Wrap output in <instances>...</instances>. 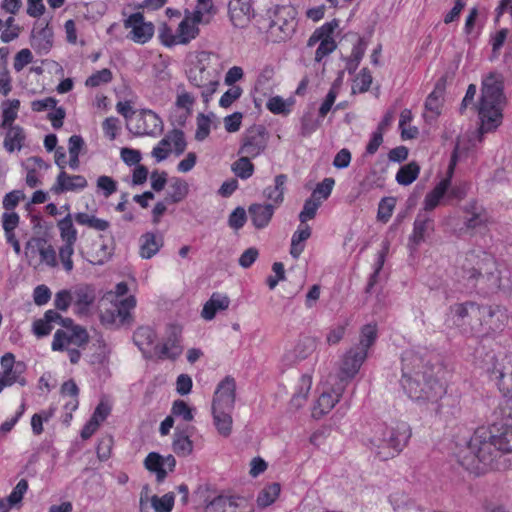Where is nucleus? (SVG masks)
Instances as JSON below:
<instances>
[{
    "mask_svg": "<svg viewBox=\"0 0 512 512\" xmlns=\"http://www.w3.org/2000/svg\"><path fill=\"white\" fill-rule=\"evenodd\" d=\"M490 378L502 395L493 412L495 421L478 427L458 453L460 465L478 474L500 469L502 458L512 462V364L508 372L495 367Z\"/></svg>",
    "mask_w": 512,
    "mask_h": 512,
    "instance_id": "1",
    "label": "nucleus"
},
{
    "mask_svg": "<svg viewBox=\"0 0 512 512\" xmlns=\"http://www.w3.org/2000/svg\"><path fill=\"white\" fill-rule=\"evenodd\" d=\"M427 351L405 350L402 354L401 386L409 398L415 401L437 402L446 388L434 377V367Z\"/></svg>",
    "mask_w": 512,
    "mask_h": 512,
    "instance_id": "2",
    "label": "nucleus"
},
{
    "mask_svg": "<svg viewBox=\"0 0 512 512\" xmlns=\"http://www.w3.org/2000/svg\"><path fill=\"white\" fill-rule=\"evenodd\" d=\"M461 277L468 289L480 294L496 291L501 284L500 273L494 257L483 250L467 252L460 264Z\"/></svg>",
    "mask_w": 512,
    "mask_h": 512,
    "instance_id": "3",
    "label": "nucleus"
},
{
    "mask_svg": "<svg viewBox=\"0 0 512 512\" xmlns=\"http://www.w3.org/2000/svg\"><path fill=\"white\" fill-rule=\"evenodd\" d=\"M505 104L503 77L499 73L491 72L482 81L481 98L477 106L480 137L495 131L502 124Z\"/></svg>",
    "mask_w": 512,
    "mask_h": 512,
    "instance_id": "4",
    "label": "nucleus"
},
{
    "mask_svg": "<svg viewBox=\"0 0 512 512\" xmlns=\"http://www.w3.org/2000/svg\"><path fill=\"white\" fill-rule=\"evenodd\" d=\"M411 434V428L406 422H396L394 425L378 424L370 439L372 449L380 460H388L406 447Z\"/></svg>",
    "mask_w": 512,
    "mask_h": 512,
    "instance_id": "5",
    "label": "nucleus"
},
{
    "mask_svg": "<svg viewBox=\"0 0 512 512\" xmlns=\"http://www.w3.org/2000/svg\"><path fill=\"white\" fill-rule=\"evenodd\" d=\"M483 304L474 301L455 303L449 307L453 323L465 333L477 335L481 326L480 318Z\"/></svg>",
    "mask_w": 512,
    "mask_h": 512,
    "instance_id": "6",
    "label": "nucleus"
},
{
    "mask_svg": "<svg viewBox=\"0 0 512 512\" xmlns=\"http://www.w3.org/2000/svg\"><path fill=\"white\" fill-rule=\"evenodd\" d=\"M182 330L177 325H169L163 341L153 346V355L159 360H176L183 351Z\"/></svg>",
    "mask_w": 512,
    "mask_h": 512,
    "instance_id": "7",
    "label": "nucleus"
},
{
    "mask_svg": "<svg viewBox=\"0 0 512 512\" xmlns=\"http://www.w3.org/2000/svg\"><path fill=\"white\" fill-rule=\"evenodd\" d=\"M508 320L507 311L499 305H484L481 312V326L477 331L478 337L490 336L504 329Z\"/></svg>",
    "mask_w": 512,
    "mask_h": 512,
    "instance_id": "8",
    "label": "nucleus"
},
{
    "mask_svg": "<svg viewBox=\"0 0 512 512\" xmlns=\"http://www.w3.org/2000/svg\"><path fill=\"white\" fill-rule=\"evenodd\" d=\"M267 141L268 134L265 127L254 125L243 133L238 154L256 158L265 151Z\"/></svg>",
    "mask_w": 512,
    "mask_h": 512,
    "instance_id": "9",
    "label": "nucleus"
},
{
    "mask_svg": "<svg viewBox=\"0 0 512 512\" xmlns=\"http://www.w3.org/2000/svg\"><path fill=\"white\" fill-rule=\"evenodd\" d=\"M136 306L134 296H129L114 304L111 308L106 309L101 314V320L105 324L120 326H130L133 322L131 311Z\"/></svg>",
    "mask_w": 512,
    "mask_h": 512,
    "instance_id": "10",
    "label": "nucleus"
},
{
    "mask_svg": "<svg viewBox=\"0 0 512 512\" xmlns=\"http://www.w3.org/2000/svg\"><path fill=\"white\" fill-rule=\"evenodd\" d=\"M295 11L288 6L277 7L269 28L280 40H286L295 31Z\"/></svg>",
    "mask_w": 512,
    "mask_h": 512,
    "instance_id": "11",
    "label": "nucleus"
},
{
    "mask_svg": "<svg viewBox=\"0 0 512 512\" xmlns=\"http://www.w3.org/2000/svg\"><path fill=\"white\" fill-rule=\"evenodd\" d=\"M89 341V335L85 328L75 326L73 329H58L51 344L53 351H64L70 345L82 347Z\"/></svg>",
    "mask_w": 512,
    "mask_h": 512,
    "instance_id": "12",
    "label": "nucleus"
},
{
    "mask_svg": "<svg viewBox=\"0 0 512 512\" xmlns=\"http://www.w3.org/2000/svg\"><path fill=\"white\" fill-rule=\"evenodd\" d=\"M461 209L465 214L463 224L467 230L484 228L492 222L487 209L475 199L468 201Z\"/></svg>",
    "mask_w": 512,
    "mask_h": 512,
    "instance_id": "13",
    "label": "nucleus"
},
{
    "mask_svg": "<svg viewBox=\"0 0 512 512\" xmlns=\"http://www.w3.org/2000/svg\"><path fill=\"white\" fill-rule=\"evenodd\" d=\"M367 358V353L363 349L352 347L343 356L341 366L338 372V378L341 384H346L352 380L359 372L360 367Z\"/></svg>",
    "mask_w": 512,
    "mask_h": 512,
    "instance_id": "14",
    "label": "nucleus"
},
{
    "mask_svg": "<svg viewBox=\"0 0 512 512\" xmlns=\"http://www.w3.org/2000/svg\"><path fill=\"white\" fill-rule=\"evenodd\" d=\"M236 399V381L231 376H226L214 392L212 409L233 411Z\"/></svg>",
    "mask_w": 512,
    "mask_h": 512,
    "instance_id": "15",
    "label": "nucleus"
},
{
    "mask_svg": "<svg viewBox=\"0 0 512 512\" xmlns=\"http://www.w3.org/2000/svg\"><path fill=\"white\" fill-rule=\"evenodd\" d=\"M211 487L208 484L200 485L195 491V495L199 497L205 504L206 510L212 512H230L229 509L237 507L236 498L225 495L211 496Z\"/></svg>",
    "mask_w": 512,
    "mask_h": 512,
    "instance_id": "16",
    "label": "nucleus"
},
{
    "mask_svg": "<svg viewBox=\"0 0 512 512\" xmlns=\"http://www.w3.org/2000/svg\"><path fill=\"white\" fill-rule=\"evenodd\" d=\"M164 124L160 116L150 109H142L136 116L135 135L157 136L163 132Z\"/></svg>",
    "mask_w": 512,
    "mask_h": 512,
    "instance_id": "17",
    "label": "nucleus"
},
{
    "mask_svg": "<svg viewBox=\"0 0 512 512\" xmlns=\"http://www.w3.org/2000/svg\"><path fill=\"white\" fill-rule=\"evenodd\" d=\"M435 231V221L432 215L419 211L413 223V230L409 236V245L418 247L427 237Z\"/></svg>",
    "mask_w": 512,
    "mask_h": 512,
    "instance_id": "18",
    "label": "nucleus"
},
{
    "mask_svg": "<svg viewBox=\"0 0 512 512\" xmlns=\"http://www.w3.org/2000/svg\"><path fill=\"white\" fill-rule=\"evenodd\" d=\"M165 32H169L170 39H164V45L171 47L176 44H187L192 39H195L199 33V28L191 24L189 19L185 18L180 22L176 35L173 34L167 25H164L161 29L162 37H165Z\"/></svg>",
    "mask_w": 512,
    "mask_h": 512,
    "instance_id": "19",
    "label": "nucleus"
},
{
    "mask_svg": "<svg viewBox=\"0 0 512 512\" xmlns=\"http://www.w3.org/2000/svg\"><path fill=\"white\" fill-rule=\"evenodd\" d=\"M87 185L88 183L84 176L70 175L65 171H61L50 188V191L55 195H59L70 191H81L85 189Z\"/></svg>",
    "mask_w": 512,
    "mask_h": 512,
    "instance_id": "20",
    "label": "nucleus"
},
{
    "mask_svg": "<svg viewBox=\"0 0 512 512\" xmlns=\"http://www.w3.org/2000/svg\"><path fill=\"white\" fill-rule=\"evenodd\" d=\"M228 12L234 26H243L254 16L251 0H230Z\"/></svg>",
    "mask_w": 512,
    "mask_h": 512,
    "instance_id": "21",
    "label": "nucleus"
},
{
    "mask_svg": "<svg viewBox=\"0 0 512 512\" xmlns=\"http://www.w3.org/2000/svg\"><path fill=\"white\" fill-rule=\"evenodd\" d=\"M275 209L273 204H251L248 207V214L252 225L258 230L266 228L271 222Z\"/></svg>",
    "mask_w": 512,
    "mask_h": 512,
    "instance_id": "22",
    "label": "nucleus"
},
{
    "mask_svg": "<svg viewBox=\"0 0 512 512\" xmlns=\"http://www.w3.org/2000/svg\"><path fill=\"white\" fill-rule=\"evenodd\" d=\"M1 130H5L3 147L7 152L20 151L24 147L26 133L23 127L15 125L1 128Z\"/></svg>",
    "mask_w": 512,
    "mask_h": 512,
    "instance_id": "23",
    "label": "nucleus"
},
{
    "mask_svg": "<svg viewBox=\"0 0 512 512\" xmlns=\"http://www.w3.org/2000/svg\"><path fill=\"white\" fill-rule=\"evenodd\" d=\"M450 185V177H446L437 183V185L426 194L423 201V208L420 211L426 212L428 214L433 211L440 204V201L448 192Z\"/></svg>",
    "mask_w": 512,
    "mask_h": 512,
    "instance_id": "24",
    "label": "nucleus"
},
{
    "mask_svg": "<svg viewBox=\"0 0 512 512\" xmlns=\"http://www.w3.org/2000/svg\"><path fill=\"white\" fill-rule=\"evenodd\" d=\"M156 338V332L149 326H141L133 334L134 344L140 349L145 358H152L150 352Z\"/></svg>",
    "mask_w": 512,
    "mask_h": 512,
    "instance_id": "25",
    "label": "nucleus"
},
{
    "mask_svg": "<svg viewBox=\"0 0 512 512\" xmlns=\"http://www.w3.org/2000/svg\"><path fill=\"white\" fill-rule=\"evenodd\" d=\"M229 305L230 299L227 295L214 292L209 300L204 304L201 316L203 319L211 321L215 318L218 312L228 309Z\"/></svg>",
    "mask_w": 512,
    "mask_h": 512,
    "instance_id": "26",
    "label": "nucleus"
},
{
    "mask_svg": "<svg viewBox=\"0 0 512 512\" xmlns=\"http://www.w3.org/2000/svg\"><path fill=\"white\" fill-rule=\"evenodd\" d=\"M287 175L279 174L274 179V185L264 189V197L273 204L275 208L280 206L284 201L285 185L287 183Z\"/></svg>",
    "mask_w": 512,
    "mask_h": 512,
    "instance_id": "27",
    "label": "nucleus"
},
{
    "mask_svg": "<svg viewBox=\"0 0 512 512\" xmlns=\"http://www.w3.org/2000/svg\"><path fill=\"white\" fill-rule=\"evenodd\" d=\"M343 386L338 391L323 392L317 399L316 405L313 408L312 415L315 418H320L327 414L336 405L341 396Z\"/></svg>",
    "mask_w": 512,
    "mask_h": 512,
    "instance_id": "28",
    "label": "nucleus"
},
{
    "mask_svg": "<svg viewBox=\"0 0 512 512\" xmlns=\"http://www.w3.org/2000/svg\"><path fill=\"white\" fill-rule=\"evenodd\" d=\"M140 256L143 259H150L156 255L163 246V237L152 232L143 234L140 238Z\"/></svg>",
    "mask_w": 512,
    "mask_h": 512,
    "instance_id": "29",
    "label": "nucleus"
},
{
    "mask_svg": "<svg viewBox=\"0 0 512 512\" xmlns=\"http://www.w3.org/2000/svg\"><path fill=\"white\" fill-rule=\"evenodd\" d=\"M31 45L34 50L39 54H47L53 46V32L52 29L46 25L38 30L32 36Z\"/></svg>",
    "mask_w": 512,
    "mask_h": 512,
    "instance_id": "30",
    "label": "nucleus"
},
{
    "mask_svg": "<svg viewBox=\"0 0 512 512\" xmlns=\"http://www.w3.org/2000/svg\"><path fill=\"white\" fill-rule=\"evenodd\" d=\"M442 105V91L434 89L425 100V113L423 115L425 120H436L437 117L441 114Z\"/></svg>",
    "mask_w": 512,
    "mask_h": 512,
    "instance_id": "31",
    "label": "nucleus"
},
{
    "mask_svg": "<svg viewBox=\"0 0 512 512\" xmlns=\"http://www.w3.org/2000/svg\"><path fill=\"white\" fill-rule=\"evenodd\" d=\"M26 366L23 362L19 361L16 366L11 369L9 374L0 373V393L7 386H12L15 383L25 386L27 384L26 379L23 377Z\"/></svg>",
    "mask_w": 512,
    "mask_h": 512,
    "instance_id": "32",
    "label": "nucleus"
},
{
    "mask_svg": "<svg viewBox=\"0 0 512 512\" xmlns=\"http://www.w3.org/2000/svg\"><path fill=\"white\" fill-rule=\"evenodd\" d=\"M311 236V228L308 225H300L291 238L290 255L297 259L304 251L305 241Z\"/></svg>",
    "mask_w": 512,
    "mask_h": 512,
    "instance_id": "33",
    "label": "nucleus"
},
{
    "mask_svg": "<svg viewBox=\"0 0 512 512\" xmlns=\"http://www.w3.org/2000/svg\"><path fill=\"white\" fill-rule=\"evenodd\" d=\"M233 411L220 409H212L213 422L220 435L223 437L230 436L232 432V414Z\"/></svg>",
    "mask_w": 512,
    "mask_h": 512,
    "instance_id": "34",
    "label": "nucleus"
},
{
    "mask_svg": "<svg viewBox=\"0 0 512 512\" xmlns=\"http://www.w3.org/2000/svg\"><path fill=\"white\" fill-rule=\"evenodd\" d=\"M32 242L35 243V246L38 249L41 261L50 267H56L58 263L56 258V251L53 246L47 244V240L40 237L33 238L27 243V246H30Z\"/></svg>",
    "mask_w": 512,
    "mask_h": 512,
    "instance_id": "35",
    "label": "nucleus"
},
{
    "mask_svg": "<svg viewBox=\"0 0 512 512\" xmlns=\"http://www.w3.org/2000/svg\"><path fill=\"white\" fill-rule=\"evenodd\" d=\"M74 295V303L79 308L80 312H87L95 301V291L89 285L78 287Z\"/></svg>",
    "mask_w": 512,
    "mask_h": 512,
    "instance_id": "36",
    "label": "nucleus"
},
{
    "mask_svg": "<svg viewBox=\"0 0 512 512\" xmlns=\"http://www.w3.org/2000/svg\"><path fill=\"white\" fill-rule=\"evenodd\" d=\"M188 194V185L185 181L175 178L166 193L165 202L175 204L181 202Z\"/></svg>",
    "mask_w": 512,
    "mask_h": 512,
    "instance_id": "37",
    "label": "nucleus"
},
{
    "mask_svg": "<svg viewBox=\"0 0 512 512\" xmlns=\"http://www.w3.org/2000/svg\"><path fill=\"white\" fill-rule=\"evenodd\" d=\"M420 166L417 162L412 161L400 167L396 174V181L398 184L408 186L412 184L419 176Z\"/></svg>",
    "mask_w": 512,
    "mask_h": 512,
    "instance_id": "38",
    "label": "nucleus"
},
{
    "mask_svg": "<svg viewBox=\"0 0 512 512\" xmlns=\"http://www.w3.org/2000/svg\"><path fill=\"white\" fill-rule=\"evenodd\" d=\"M57 227L60 232V237L64 243L75 244L77 241V230L74 227L71 214H67L64 218L58 221Z\"/></svg>",
    "mask_w": 512,
    "mask_h": 512,
    "instance_id": "39",
    "label": "nucleus"
},
{
    "mask_svg": "<svg viewBox=\"0 0 512 512\" xmlns=\"http://www.w3.org/2000/svg\"><path fill=\"white\" fill-rule=\"evenodd\" d=\"M144 466L147 470L156 474L158 482L164 481L167 476V472L165 468H163V457L156 452H150L146 456Z\"/></svg>",
    "mask_w": 512,
    "mask_h": 512,
    "instance_id": "40",
    "label": "nucleus"
},
{
    "mask_svg": "<svg viewBox=\"0 0 512 512\" xmlns=\"http://www.w3.org/2000/svg\"><path fill=\"white\" fill-rule=\"evenodd\" d=\"M232 172L240 179L246 180L254 174V164L251 162V157L242 155L231 165Z\"/></svg>",
    "mask_w": 512,
    "mask_h": 512,
    "instance_id": "41",
    "label": "nucleus"
},
{
    "mask_svg": "<svg viewBox=\"0 0 512 512\" xmlns=\"http://www.w3.org/2000/svg\"><path fill=\"white\" fill-rule=\"evenodd\" d=\"M281 491L279 483H271L265 486L257 496V504L259 507L265 508L273 504L278 498Z\"/></svg>",
    "mask_w": 512,
    "mask_h": 512,
    "instance_id": "42",
    "label": "nucleus"
},
{
    "mask_svg": "<svg viewBox=\"0 0 512 512\" xmlns=\"http://www.w3.org/2000/svg\"><path fill=\"white\" fill-rule=\"evenodd\" d=\"M173 451L180 457L188 456L193 451V442L184 432H176L172 443Z\"/></svg>",
    "mask_w": 512,
    "mask_h": 512,
    "instance_id": "43",
    "label": "nucleus"
},
{
    "mask_svg": "<svg viewBox=\"0 0 512 512\" xmlns=\"http://www.w3.org/2000/svg\"><path fill=\"white\" fill-rule=\"evenodd\" d=\"M377 339V325L367 324L361 329L360 342L354 346L356 349H363L368 354V349L375 343Z\"/></svg>",
    "mask_w": 512,
    "mask_h": 512,
    "instance_id": "44",
    "label": "nucleus"
},
{
    "mask_svg": "<svg viewBox=\"0 0 512 512\" xmlns=\"http://www.w3.org/2000/svg\"><path fill=\"white\" fill-rule=\"evenodd\" d=\"M311 384H312V379L310 376H308V375L301 376L299 388L294 393V395L291 399V403L295 407L299 408L304 404V402L306 401L307 396L309 394V391L311 389Z\"/></svg>",
    "mask_w": 512,
    "mask_h": 512,
    "instance_id": "45",
    "label": "nucleus"
},
{
    "mask_svg": "<svg viewBox=\"0 0 512 512\" xmlns=\"http://www.w3.org/2000/svg\"><path fill=\"white\" fill-rule=\"evenodd\" d=\"M153 34H154L153 24L146 23L144 21L139 26L134 27V30H131L130 38L136 43L144 44L152 38Z\"/></svg>",
    "mask_w": 512,
    "mask_h": 512,
    "instance_id": "46",
    "label": "nucleus"
},
{
    "mask_svg": "<svg viewBox=\"0 0 512 512\" xmlns=\"http://www.w3.org/2000/svg\"><path fill=\"white\" fill-rule=\"evenodd\" d=\"M214 117V114L205 115L203 113H199L196 118L197 129L195 132V139L197 141L205 140L209 134L211 129V118Z\"/></svg>",
    "mask_w": 512,
    "mask_h": 512,
    "instance_id": "47",
    "label": "nucleus"
},
{
    "mask_svg": "<svg viewBox=\"0 0 512 512\" xmlns=\"http://www.w3.org/2000/svg\"><path fill=\"white\" fill-rule=\"evenodd\" d=\"M174 494L166 493L162 497L156 495L151 497V506L156 512H171L174 506Z\"/></svg>",
    "mask_w": 512,
    "mask_h": 512,
    "instance_id": "48",
    "label": "nucleus"
},
{
    "mask_svg": "<svg viewBox=\"0 0 512 512\" xmlns=\"http://www.w3.org/2000/svg\"><path fill=\"white\" fill-rule=\"evenodd\" d=\"M320 205L321 201L319 199H314L313 197L306 199L303 205V209L299 214V220L301 224H305L308 220L313 219L316 216Z\"/></svg>",
    "mask_w": 512,
    "mask_h": 512,
    "instance_id": "49",
    "label": "nucleus"
},
{
    "mask_svg": "<svg viewBox=\"0 0 512 512\" xmlns=\"http://www.w3.org/2000/svg\"><path fill=\"white\" fill-rule=\"evenodd\" d=\"M209 78V71L204 66H195L188 71L189 82L197 88L204 86Z\"/></svg>",
    "mask_w": 512,
    "mask_h": 512,
    "instance_id": "50",
    "label": "nucleus"
},
{
    "mask_svg": "<svg viewBox=\"0 0 512 512\" xmlns=\"http://www.w3.org/2000/svg\"><path fill=\"white\" fill-rule=\"evenodd\" d=\"M395 207V198L385 197L381 199L378 205L377 219L383 223L388 222L393 214Z\"/></svg>",
    "mask_w": 512,
    "mask_h": 512,
    "instance_id": "51",
    "label": "nucleus"
},
{
    "mask_svg": "<svg viewBox=\"0 0 512 512\" xmlns=\"http://www.w3.org/2000/svg\"><path fill=\"white\" fill-rule=\"evenodd\" d=\"M177 90L178 94L176 97L175 105L178 108L185 109L187 114H191L193 105L195 103L194 96L191 93L185 91L183 85H179Z\"/></svg>",
    "mask_w": 512,
    "mask_h": 512,
    "instance_id": "52",
    "label": "nucleus"
},
{
    "mask_svg": "<svg viewBox=\"0 0 512 512\" xmlns=\"http://www.w3.org/2000/svg\"><path fill=\"white\" fill-rule=\"evenodd\" d=\"M113 76L110 69L104 68L102 70L96 71L92 75H90L86 81L85 85L87 87H98L101 84H106L111 82Z\"/></svg>",
    "mask_w": 512,
    "mask_h": 512,
    "instance_id": "53",
    "label": "nucleus"
},
{
    "mask_svg": "<svg viewBox=\"0 0 512 512\" xmlns=\"http://www.w3.org/2000/svg\"><path fill=\"white\" fill-rule=\"evenodd\" d=\"M335 180L333 178H325L322 182L318 183L312 192L311 197L314 199L326 200L333 190Z\"/></svg>",
    "mask_w": 512,
    "mask_h": 512,
    "instance_id": "54",
    "label": "nucleus"
},
{
    "mask_svg": "<svg viewBox=\"0 0 512 512\" xmlns=\"http://www.w3.org/2000/svg\"><path fill=\"white\" fill-rule=\"evenodd\" d=\"M74 245L75 244L63 243V245L59 248V259L67 273H70L74 268L72 260V256L74 254Z\"/></svg>",
    "mask_w": 512,
    "mask_h": 512,
    "instance_id": "55",
    "label": "nucleus"
},
{
    "mask_svg": "<svg viewBox=\"0 0 512 512\" xmlns=\"http://www.w3.org/2000/svg\"><path fill=\"white\" fill-rule=\"evenodd\" d=\"M171 412L176 417H181L186 422L193 420V409L184 400H175Z\"/></svg>",
    "mask_w": 512,
    "mask_h": 512,
    "instance_id": "56",
    "label": "nucleus"
},
{
    "mask_svg": "<svg viewBox=\"0 0 512 512\" xmlns=\"http://www.w3.org/2000/svg\"><path fill=\"white\" fill-rule=\"evenodd\" d=\"M169 137L171 145L174 147L175 154H183L187 146L184 132L181 129H173L169 131Z\"/></svg>",
    "mask_w": 512,
    "mask_h": 512,
    "instance_id": "57",
    "label": "nucleus"
},
{
    "mask_svg": "<svg viewBox=\"0 0 512 512\" xmlns=\"http://www.w3.org/2000/svg\"><path fill=\"white\" fill-rule=\"evenodd\" d=\"M247 221V213L243 207H236L229 215L228 225L234 229H241Z\"/></svg>",
    "mask_w": 512,
    "mask_h": 512,
    "instance_id": "58",
    "label": "nucleus"
},
{
    "mask_svg": "<svg viewBox=\"0 0 512 512\" xmlns=\"http://www.w3.org/2000/svg\"><path fill=\"white\" fill-rule=\"evenodd\" d=\"M25 198L22 190H13L7 193L2 201L3 208L6 211H12L18 206L19 202Z\"/></svg>",
    "mask_w": 512,
    "mask_h": 512,
    "instance_id": "59",
    "label": "nucleus"
},
{
    "mask_svg": "<svg viewBox=\"0 0 512 512\" xmlns=\"http://www.w3.org/2000/svg\"><path fill=\"white\" fill-rule=\"evenodd\" d=\"M243 90L240 86H232L220 98L219 105L223 108H228L241 97Z\"/></svg>",
    "mask_w": 512,
    "mask_h": 512,
    "instance_id": "60",
    "label": "nucleus"
},
{
    "mask_svg": "<svg viewBox=\"0 0 512 512\" xmlns=\"http://www.w3.org/2000/svg\"><path fill=\"white\" fill-rule=\"evenodd\" d=\"M337 47L335 40L322 39L315 52V61L321 62L323 58L331 54Z\"/></svg>",
    "mask_w": 512,
    "mask_h": 512,
    "instance_id": "61",
    "label": "nucleus"
},
{
    "mask_svg": "<svg viewBox=\"0 0 512 512\" xmlns=\"http://www.w3.org/2000/svg\"><path fill=\"white\" fill-rule=\"evenodd\" d=\"M28 490V481L26 479H21L16 486L13 488L11 493L7 496L10 503L15 504L17 506L21 503L24 494Z\"/></svg>",
    "mask_w": 512,
    "mask_h": 512,
    "instance_id": "62",
    "label": "nucleus"
},
{
    "mask_svg": "<svg viewBox=\"0 0 512 512\" xmlns=\"http://www.w3.org/2000/svg\"><path fill=\"white\" fill-rule=\"evenodd\" d=\"M347 326L348 321L346 320L343 323L337 324L336 326L332 327L326 336V341L328 342V344L335 345L339 343L345 335Z\"/></svg>",
    "mask_w": 512,
    "mask_h": 512,
    "instance_id": "63",
    "label": "nucleus"
},
{
    "mask_svg": "<svg viewBox=\"0 0 512 512\" xmlns=\"http://www.w3.org/2000/svg\"><path fill=\"white\" fill-rule=\"evenodd\" d=\"M73 301L71 292L63 289L55 294L54 306L57 310L66 311Z\"/></svg>",
    "mask_w": 512,
    "mask_h": 512,
    "instance_id": "64",
    "label": "nucleus"
}]
</instances>
